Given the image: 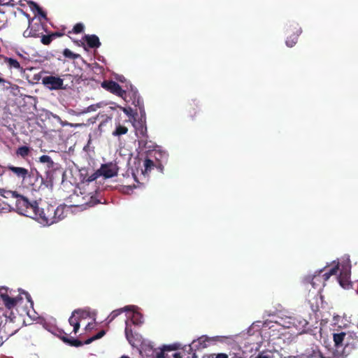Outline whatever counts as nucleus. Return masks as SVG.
I'll return each instance as SVG.
<instances>
[{
  "instance_id": "obj_1",
  "label": "nucleus",
  "mask_w": 358,
  "mask_h": 358,
  "mask_svg": "<svg viewBox=\"0 0 358 358\" xmlns=\"http://www.w3.org/2000/svg\"><path fill=\"white\" fill-rule=\"evenodd\" d=\"M59 212H62L60 207L55 208L53 206L48 205L45 208H39L38 206L36 215L33 216V219L43 225H51L58 222L59 217L57 213Z\"/></svg>"
},
{
  "instance_id": "obj_2",
  "label": "nucleus",
  "mask_w": 358,
  "mask_h": 358,
  "mask_svg": "<svg viewBox=\"0 0 358 358\" xmlns=\"http://www.w3.org/2000/svg\"><path fill=\"white\" fill-rule=\"evenodd\" d=\"M15 207L19 214L33 218L38 210V203L36 201L31 202L26 196L18 194L15 198Z\"/></svg>"
},
{
  "instance_id": "obj_3",
  "label": "nucleus",
  "mask_w": 358,
  "mask_h": 358,
  "mask_svg": "<svg viewBox=\"0 0 358 358\" xmlns=\"http://www.w3.org/2000/svg\"><path fill=\"white\" fill-rule=\"evenodd\" d=\"M133 125L136 129V134L138 138V148L141 150H145L146 148H150L151 145H148V143H152L151 141H148V129L146 126V121L136 120L134 119Z\"/></svg>"
},
{
  "instance_id": "obj_4",
  "label": "nucleus",
  "mask_w": 358,
  "mask_h": 358,
  "mask_svg": "<svg viewBox=\"0 0 358 358\" xmlns=\"http://www.w3.org/2000/svg\"><path fill=\"white\" fill-rule=\"evenodd\" d=\"M286 34H287L286 45L292 48L297 43L298 37L301 34V29L299 24L292 22L286 28Z\"/></svg>"
},
{
  "instance_id": "obj_5",
  "label": "nucleus",
  "mask_w": 358,
  "mask_h": 358,
  "mask_svg": "<svg viewBox=\"0 0 358 358\" xmlns=\"http://www.w3.org/2000/svg\"><path fill=\"white\" fill-rule=\"evenodd\" d=\"M101 87L110 93L122 98L125 101L127 100V92L122 90L121 86L113 80H104L101 83Z\"/></svg>"
},
{
  "instance_id": "obj_6",
  "label": "nucleus",
  "mask_w": 358,
  "mask_h": 358,
  "mask_svg": "<svg viewBox=\"0 0 358 358\" xmlns=\"http://www.w3.org/2000/svg\"><path fill=\"white\" fill-rule=\"evenodd\" d=\"M42 83L50 90H65L64 80L59 77L53 76H45L42 79Z\"/></svg>"
},
{
  "instance_id": "obj_7",
  "label": "nucleus",
  "mask_w": 358,
  "mask_h": 358,
  "mask_svg": "<svg viewBox=\"0 0 358 358\" xmlns=\"http://www.w3.org/2000/svg\"><path fill=\"white\" fill-rule=\"evenodd\" d=\"M86 315V312L80 309L73 311L69 319V322L71 326L73 327V332L75 334L78 333L80 329V322L83 318H85Z\"/></svg>"
},
{
  "instance_id": "obj_8",
  "label": "nucleus",
  "mask_w": 358,
  "mask_h": 358,
  "mask_svg": "<svg viewBox=\"0 0 358 358\" xmlns=\"http://www.w3.org/2000/svg\"><path fill=\"white\" fill-rule=\"evenodd\" d=\"M99 169L102 176L105 178H110L117 175L119 168L116 164L110 162L101 164Z\"/></svg>"
},
{
  "instance_id": "obj_9",
  "label": "nucleus",
  "mask_w": 358,
  "mask_h": 358,
  "mask_svg": "<svg viewBox=\"0 0 358 358\" xmlns=\"http://www.w3.org/2000/svg\"><path fill=\"white\" fill-rule=\"evenodd\" d=\"M324 272V269L320 270L317 273L313 275L306 276L304 279V282L306 284L310 283L315 289H321L322 287L325 285L321 273Z\"/></svg>"
},
{
  "instance_id": "obj_10",
  "label": "nucleus",
  "mask_w": 358,
  "mask_h": 358,
  "mask_svg": "<svg viewBox=\"0 0 358 358\" xmlns=\"http://www.w3.org/2000/svg\"><path fill=\"white\" fill-rule=\"evenodd\" d=\"M60 335L59 337L65 343L69 344L71 346L74 347H80L83 345V343L80 341L78 339H75L73 337H69L68 334L65 333L64 331H59ZM95 341V338H94V336L87 339L84 343L85 344H90L92 341Z\"/></svg>"
},
{
  "instance_id": "obj_11",
  "label": "nucleus",
  "mask_w": 358,
  "mask_h": 358,
  "mask_svg": "<svg viewBox=\"0 0 358 358\" xmlns=\"http://www.w3.org/2000/svg\"><path fill=\"white\" fill-rule=\"evenodd\" d=\"M209 341L208 337L203 336L199 338L197 340L193 341L191 345H188V350H199L206 348L208 345L207 343Z\"/></svg>"
},
{
  "instance_id": "obj_12",
  "label": "nucleus",
  "mask_w": 358,
  "mask_h": 358,
  "mask_svg": "<svg viewBox=\"0 0 358 358\" xmlns=\"http://www.w3.org/2000/svg\"><path fill=\"white\" fill-rule=\"evenodd\" d=\"M189 116L192 119H194L201 111L199 101L196 99L192 100L187 106V108Z\"/></svg>"
},
{
  "instance_id": "obj_13",
  "label": "nucleus",
  "mask_w": 358,
  "mask_h": 358,
  "mask_svg": "<svg viewBox=\"0 0 358 358\" xmlns=\"http://www.w3.org/2000/svg\"><path fill=\"white\" fill-rule=\"evenodd\" d=\"M127 100L128 101H131L132 104L138 108L144 105L143 101L140 97L137 91H131L127 93Z\"/></svg>"
},
{
  "instance_id": "obj_14",
  "label": "nucleus",
  "mask_w": 358,
  "mask_h": 358,
  "mask_svg": "<svg viewBox=\"0 0 358 358\" xmlns=\"http://www.w3.org/2000/svg\"><path fill=\"white\" fill-rule=\"evenodd\" d=\"M7 169L13 172L17 177L21 178L23 180L25 179L29 174V171L23 167H17L13 165H8Z\"/></svg>"
},
{
  "instance_id": "obj_15",
  "label": "nucleus",
  "mask_w": 358,
  "mask_h": 358,
  "mask_svg": "<svg viewBox=\"0 0 358 358\" xmlns=\"http://www.w3.org/2000/svg\"><path fill=\"white\" fill-rule=\"evenodd\" d=\"M124 332H125V336H126V338H127L128 342L131 345L134 346L135 345V341H136V337L138 336V335L134 334L133 333L131 324L128 320H127L125 322Z\"/></svg>"
},
{
  "instance_id": "obj_16",
  "label": "nucleus",
  "mask_w": 358,
  "mask_h": 358,
  "mask_svg": "<svg viewBox=\"0 0 358 358\" xmlns=\"http://www.w3.org/2000/svg\"><path fill=\"white\" fill-rule=\"evenodd\" d=\"M84 38L87 45L91 48H97L101 45L99 37L94 34L85 35Z\"/></svg>"
},
{
  "instance_id": "obj_17",
  "label": "nucleus",
  "mask_w": 358,
  "mask_h": 358,
  "mask_svg": "<svg viewBox=\"0 0 358 358\" xmlns=\"http://www.w3.org/2000/svg\"><path fill=\"white\" fill-rule=\"evenodd\" d=\"M32 20L29 19L28 28L32 34V38H38L41 34V30L43 29V25L41 23H36L31 24Z\"/></svg>"
},
{
  "instance_id": "obj_18",
  "label": "nucleus",
  "mask_w": 358,
  "mask_h": 358,
  "mask_svg": "<svg viewBox=\"0 0 358 358\" xmlns=\"http://www.w3.org/2000/svg\"><path fill=\"white\" fill-rule=\"evenodd\" d=\"M101 203V201L94 196H91L87 198L84 203L77 205L76 206L80 207L82 210L87 209V208L93 207L95 205Z\"/></svg>"
},
{
  "instance_id": "obj_19",
  "label": "nucleus",
  "mask_w": 358,
  "mask_h": 358,
  "mask_svg": "<svg viewBox=\"0 0 358 358\" xmlns=\"http://www.w3.org/2000/svg\"><path fill=\"white\" fill-rule=\"evenodd\" d=\"M176 349V348L172 345H164L162 348L159 349V350L153 351V358H166V354L165 352L174 350Z\"/></svg>"
},
{
  "instance_id": "obj_20",
  "label": "nucleus",
  "mask_w": 358,
  "mask_h": 358,
  "mask_svg": "<svg viewBox=\"0 0 358 358\" xmlns=\"http://www.w3.org/2000/svg\"><path fill=\"white\" fill-rule=\"evenodd\" d=\"M146 152L148 153H147V155H146L145 158L146 159H150L153 162V163L155 164V168L157 169V170L159 172L162 173L163 171H164V164L159 162L160 159L156 158V156H155L153 155V153L151 151V150H148Z\"/></svg>"
},
{
  "instance_id": "obj_21",
  "label": "nucleus",
  "mask_w": 358,
  "mask_h": 358,
  "mask_svg": "<svg viewBox=\"0 0 358 358\" xmlns=\"http://www.w3.org/2000/svg\"><path fill=\"white\" fill-rule=\"evenodd\" d=\"M346 336L345 332L334 333L333 334V338L335 343V346L338 348L343 347L344 345V339Z\"/></svg>"
},
{
  "instance_id": "obj_22",
  "label": "nucleus",
  "mask_w": 358,
  "mask_h": 358,
  "mask_svg": "<svg viewBox=\"0 0 358 358\" xmlns=\"http://www.w3.org/2000/svg\"><path fill=\"white\" fill-rule=\"evenodd\" d=\"M143 167L144 169H142V173L143 175L148 174L155 168V164L150 159L145 158L143 161Z\"/></svg>"
},
{
  "instance_id": "obj_23",
  "label": "nucleus",
  "mask_w": 358,
  "mask_h": 358,
  "mask_svg": "<svg viewBox=\"0 0 358 358\" xmlns=\"http://www.w3.org/2000/svg\"><path fill=\"white\" fill-rule=\"evenodd\" d=\"M153 155L156 156V158L160 159V162L163 164H166L168 161V154L164 152L157 149L151 150Z\"/></svg>"
},
{
  "instance_id": "obj_24",
  "label": "nucleus",
  "mask_w": 358,
  "mask_h": 358,
  "mask_svg": "<svg viewBox=\"0 0 358 358\" xmlns=\"http://www.w3.org/2000/svg\"><path fill=\"white\" fill-rule=\"evenodd\" d=\"M130 324L141 325L143 324V315L138 312H134L130 320H128Z\"/></svg>"
},
{
  "instance_id": "obj_25",
  "label": "nucleus",
  "mask_w": 358,
  "mask_h": 358,
  "mask_svg": "<svg viewBox=\"0 0 358 358\" xmlns=\"http://www.w3.org/2000/svg\"><path fill=\"white\" fill-rule=\"evenodd\" d=\"M131 308L130 306H125L124 308H120L115 310L111 312V313L108 317V322H111L113 320H115L118 315L122 313L124 311L129 310Z\"/></svg>"
},
{
  "instance_id": "obj_26",
  "label": "nucleus",
  "mask_w": 358,
  "mask_h": 358,
  "mask_svg": "<svg viewBox=\"0 0 358 358\" xmlns=\"http://www.w3.org/2000/svg\"><path fill=\"white\" fill-rule=\"evenodd\" d=\"M349 278H350V273L348 271H341L339 277H338V281L340 285L343 287H345V286L349 282Z\"/></svg>"
},
{
  "instance_id": "obj_27",
  "label": "nucleus",
  "mask_w": 358,
  "mask_h": 358,
  "mask_svg": "<svg viewBox=\"0 0 358 358\" xmlns=\"http://www.w3.org/2000/svg\"><path fill=\"white\" fill-rule=\"evenodd\" d=\"M45 179L43 181L44 185L48 187H52L54 180V171L52 170H48L45 171Z\"/></svg>"
},
{
  "instance_id": "obj_28",
  "label": "nucleus",
  "mask_w": 358,
  "mask_h": 358,
  "mask_svg": "<svg viewBox=\"0 0 358 358\" xmlns=\"http://www.w3.org/2000/svg\"><path fill=\"white\" fill-rule=\"evenodd\" d=\"M0 195L6 199H14L17 196L18 193L16 191L6 190L0 189Z\"/></svg>"
},
{
  "instance_id": "obj_29",
  "label": "nucleus",
  "mask_w": 358,
  "mask_h": 358,
  "mask_svg": "<svg viewBox=\"0 0 358 358\" xmlns=\"http://www.w3.org/2000/svg\"><path fill=\"white\" fill-rule=\"evenodd\" d=\"M4 62L10 67L16 69H21L19 62L13 58L4 57Z\"/></svg>"
},
{
  "instance_id": "obj_30",
  "label": "nucleus",
  "mask_w": 358,
  "mask_h": 358,
  "mask_svg": "<svg viewBox=\"0 0 358 358\" xmlns=\"http://www.w3.org/2000/svg\"><path fill=\"white\" fill-rule=\"evenodd\" d=\"M30 153V148L28 146L23 145L19 147L16 150V155L22 158L27 157Z\"/></svg>"
},
{
  "instance_id": "obj_31",
  "label": "nucleus",
  "mask_w": 358,
  "mask_h": 358,
  "mask_svg": "<svg viewBox=\"0 0 358 358\" xmlns=\"http://www.w3.org/2000/svg\"><path fill=\"white\" fill-rule=\"evenodd\" d=\"M39 162L47 164V167L50 169H53L55 163L48 155H42L39 157Z\"/></svg>"
},
{
  "instance_id": "obj_32",
  "label": "nucleus",
  "mask_w": 358,
  "mask_h": 358,
  "mask_svg": "<svg viewBox=\"0 0 358 358\" xmlns=\"http://www.w3.org/2000/svg\"><path fill=\"white\" fill-rule=\"evenodd\" d=\"M127 131V127L119 124L118 125H117L115 129L113 131V135L115 136H119L123 134H126Z\"/></svg>"
},
{
  "instance_id": "obj_33",
  "label": "nucleus",
  "mask_w": 358,
  "mask_h": 358,
  "mask_svg": "<svg viewBox=\"0 0 358 358\" xmlns=\"http://www.w3.org/2000/svg\"><path fill=\"white\" fill-rule=\"evenodd\" d=\"M63 55L65 57L69 58L71 59H76L80 57L79 54L73 53L68 48L64 50Z\"/></svg>"
},
{
  "instance_id": "obj_34",
  "label": "nucleus",
  "mask_w": 358,
  "mask_h": 358,
  "mask_svg": "<svg viewBox=\"0 0 358 358\" xmlns=\"http://www.w3.org/2000/svg\"><path fill=\"white\" fill-rule=\"evenodd\" d=\"M41 42L45 45H48L51 43V42L54 40L52 34L43 35L42 34L40 35Z\"/></svg>"
},
{
  "instance_id": "obj_35",
  "label": "nucleus",
  "mask_w": 358,
  "mask_h": 358,
  "mask_svg": "<svg viewBox=\"0 0 358 358\" xmlns=\"http://www.w3.org/2000/svg\"><path fill=\"white\" fill-rule=\"evenodd\" d=\"M187 348L188 345L185 346V348L182 349V351L180 352V353H182V355L188 358H196L197 357L196 354L194 352H192L193 351H189Z\"/></svg>"
},
{
  "instance_id": "obj_36",
  "label": "nucleus",
  "mask_w": 358,
  "mask_h": 358,
  "mask_svg": "<svg viewBox=\"0 0 358 358\" xmlns=\"http://www.w3.org/2000/svg\"><path fill=\"white\" fill-rule=\"evenodd\" d=\"M121 110L129 117L135 118V115H137V113H134L131 107H121Z\"/></svg>"
},
{
  "instance_id": "obj_37",
  "label": "nucleus",
  "mask_w": 358,
  "mask_h": 358,
  "mask_svg": "<svg viewBox=\"0 0 358 358\" xmlns=\"http://www.w3.org/2000/svg\"><path fill=\"white\" fill-rule=\"evenodd\" d=\"M84 30V25L82 23H77L73 28V32L75 34L82 33Z\"/></svg>"
},
{
  "instance_id": "obj_38",
  "label": "nucleus",
  "mask_w": 358,
  "mask_h": 358,
  "mask_svg": "<svg viewBox=\"0 0 358 358\" xmlns=\"http://www.w3.org/2000/svg\"><path fill=\"white\" fill-rule=\"evenodd\" d=\"M101 173L99 171V169H98L96 172L90 175L88 178L87 179V182H92L96 180L99 176H101Z\"/></svg>"
},
{
  "instance_id": "obj_39",
  "label": "nucleus",
  "mask_w": 358,
  "mask_h": 358,
  "mask_svg": "<svg viewBox=\"0 0 358 358\" xmlns=\"http://www.w3.org/2000/svg\"><path fill=\"white\" fill-rule=\"evenodd\" d=\"M138 109H139V112H140V117L138 120L146 121V115H145L144 105L138 107Z\"/></svg>"
},
{
  "instance_id": "obj_40",
  "label": "nucleus",
  "mask_w": 358,
  "mask_h": 358,
  "mask_svg": "<svg viewBox=\"0 0 358 358\" xmlns=\"http://www.w3.org/2000/svg\"><path fill=\"white\" fill-rule=\"evenodd\" d=\"M339 268V264L338 263L336 264L335 266H334L332 268H331L327 272L329 273V275H333L337 273Z\"/></svg>"
},
{
  "instance_id": "obj_41",
  "label": "nucleus",
  "mask_w": 358,
  "mask_h": 358,
  "mask_svg": "<svg viewBox=\"0 0 358 358\" xmlns=\"http://www.w3.org/2000/svg\"><path fill=\"white\" fill-rule=\"evenodd\" d=\"M27 3L29 6V7L31 8V9L33 10H36L37 11L38 10V8H41V7L36 2L33 1H28Z\"/></svg>"
},
{
  "instance_id": "obj_42",
  "label": "nucleus",
  "mask_w": 358,
  "mask_h": 358,
  "mask_svg": "<svg viewBox=\"0 0 358 358\" xmlns=\"http://www.w3.org/2000/svg\"><path fill=\"white\" fill-rule=\"evenodd\" d=\"M255 358H271V356L268 352H261Z\"/></svg>"
},
{
  "instance_id": "obj_43",
  "label": "nucleus",
  "mask_w": 358,
  "mask_h": 358,
  "mask_svg": "<svg viewBox=\"0 0 358 358\" xmlns=\"http://www.w3.org/2000/svg\"><path fill=\"white\" fill-rule=\"evenodd\" d=\"M105 334L106 331L104 330H101L94 336V338H95V340L99 339L102 338Z\"/></svg>"
},
{
  "instance_id": "obj_44",
  "label": "nucleus",
  "mask_w": 358,
  "mask_h": 358,
  "mask_svg": "<svg viewBox=\"0 0 358 358\" xmlns=\"http://www.w3.org/2000/svg\"><path fill=\"white\" fill-rule=\"evenodd\" d=\"M12 0H0V5L2 6H13L11 3Z\"/></svg>"
},
{
  "instance_id": "obj_45",
  "label": "nucleus",
  "mask_w": 358,
  "mask_h": 358,
  "mask_svg": "<svg viewBox=\"0 0 358 358\" xmlns=\"http://www.w3.org/2000/svg\"><path fill=\"white\" fill-rule=\"evenodd\" d=\"M51 34L52 36L53 39H55L57 37H61L64 35V34L63 32H60V31H55V32L51 33Z\"/></svg>"
},
{
  "instance_id": "obj_46",
  "label": "nucleus",
  "mask_w": 358,
  "mask_h": 358,
  "mask_svg": "<svg viewBox=\"0 0 358 358\" xmlns=\"http://www.w3.org/2000/svg\"><path fill=\"white\" fill-rule=\"evenodd\" d=\"M321 275L322 276L324 283L326 282V281H327L329 280V278L331 276L330 275H329V273L327 271L324 273H323V272L321 273Z\"/></svg>"
},
{
  "instance_id": "obj_47",
  "label": "nucleus",
  "mask_w": 358,
  "mask_h": 358,
  "mask_svg": "<svg viewBox=\"0 0 358 358\" xmlns=\"http://www.w3.org/2000/svg\"><path fill=\"white\" fill-rule=\"evenodd\" d=\"M23 36L24 38H29V37H32V34L31 33V31H29V29L27 28L24 32H23Z\"/></svg>"
},
{
  "instance_id": "obj_48",
  "label": "nucleus",
  "mask_w": 358,
  "mask_h": 358,
  "mask_svg": "<svg viewBox=\"0 0 358 358\" xmlns=\"http://www.w3.org/2000/svg\"><path fill=\"white\" fill-rule=\"evenodd\" d=\"M173 358H188L182 355V353H180V352H175L173 354Z\"/></svg>"
},
{
  "instance_id": "obj_49",
  "label": "nucleus",
  "mask_w": 358,
  "mask_h": 358,
  "mask_svg": "<svg viewBox=\"0 0 358 358\" xmlns=\"http://www.w3.org/2000/svg\"><path fill=\"white\" fill-rule=\"evenodd\" d=\"M10 207V205L8 203H5V206L3 207L2 204L0 203V212H2L3 210H8Z\"/></svg>"
},
{
  "instance_id": "obj_50",
  "label": "nucleus",
  "mask_w": 358,
  "mask_h": 358,
  "mask_svg": "<svg viewBox=\"0 0 358 358\" xmlns=\"http://www.w3.org/2000/svg\"><path fill=\"white\" fill-rule=\"evenodd\" d=\"M37 13L42 16L43 17L45 18L46 17V13L43 10V9L41 8H38V10H37Z\"/></svg>"
},
{
  "instance_id": "obj_51",
  "label": "nucleus",
  "mask_w": 358,
  "mask_h": 358,
  "mask_svg": "<svg viewBox=\"0 0 358 358\" xmlns=\"http://www.w3.org/2000/svg\"><path fill=\"white\" fill-rule=\"evenodd\" d=\"M215 358H228V355L225 353H219Z\"/></svg>"
},
{
  "instance_id": "obj_52",
  "label": "nucleus",
  "mask_w": 358,
  "mask_h": 358,
  "mask_svg": "<svg viewBox=\"0 0 358 358\" xmlns=\"http://www.w3.org/2000/svg\"><path fill=\"white\" fill-rule=\"evenodd\" d=\"M60 208L62 209V212L57 213V216L59 217V218L58 219V222L59 220H62L64 217V216L63 215V208L60 207Z\"/></svg>"
},
{
  "instance_id": "obj_53",
  "label": "nucleus",
  "mask_w": 358,
  "mask_h": 358,
  "mask_svg": "<svg viewBox=\"0 0 358 358\" xmlns=\"http://www.w3.org/2000/svg\"><path fill=\"white\" fill-rule=\"evenodd\" d=\"M22 293L25 295L29 301H31V296L27 292L23 291Z\"/></svg>"
},
{
  "instance_id": "obj_54",
  "label": "nucleus",
  "mask_w": 358,
  "mask_h": 358,
  "mask_svg": "<svg viewBox=\"0 0 358 358\" xmlns=\"http://www.w3.org/2000/svg\"><path fill=\"white\" fill-rule=\"evenodd\" d=\"M311 308H312L313 312H314V313H316L319 310L318 306H311Z\"/></svg>"
},
{
  "instance_id": "obj_55",
  "label": "nucleus",
  "mask_w": 358,
  "mask_h": 358,
  "mask_svg": "<svg viewBox=\"0 0 358 358\" xmlns=\"http://www.w3.org/2000/svg\"><path fill=\"white\" fill-rule=\"evenodd\" d=\"M92 328H93L92 324L88 323V324L85 327V329L86 330H90V329H92Z\"/></svg>"
},
{
  "instance_id": "obj_56",
  "label": "nucleus",
  "mask_w": 358,
  "mask_h": 358,
  "mask_svg": "<svg viewBox=\"0 0 358 358\" xmlns=\"http://www.w3.org/2000/svg\"><path fill=\"white\" fill-rule=\"evenodd\" d=\"M300 324H301L302 327H305L306 324H308V322L306 320H303L300 322Z\"/></svg>"
},
{
  "instance_id": "obj_57",
  "label": "nucleus",
  "mask_w": 358,
  "mask_h": 358,
  "mask_svg": "<svg viewBox=\"0 0 358 358\" xmlns=\"http://www.w3.org/2000/svg\"><path fill=\"white\" fill-rule=\"evenodd\" d=\"M4 340L3 336H0V347L3 344Z\"/></svg>"
},
{
  "instance_id": "obj_58",
  "label": "nucleus",
  "mask_w": 358,
  "mask_h": 358,
  "mask_svg": "<svg viewBox=\"0 0 358 358\" xmlns=\"http://www.w3.org/2000/svg\"><path fill=\"white\" fill-rule=\"evenodd\" d=\"M120 358H129L128 356H122Z\"/></svg>"
},
{
  "instance_id": "obj_59",
  "label": "nucleus",
  "mask_w": 358,
  "mask_h": 358,
  "mask_svg": "<svg viewBox=\"0 0 358 358\" xmlns=\"http://www.w3.org/2000/svg\"><path fill=\"white\" fill-rule=\"evenodd\" d=\"M349 344L348 343H346L345 344V349L348 347Z\"/></svg>"
},
{
  "instance_id": "obj_60",
  "label": "nucleus",
  "mask_w": 358,
  "mask_h": 358,
  "mask_svg": "<svg viewBox=\"0 0 358 358\" xmlns=\"http://www.w3.org/2000/svg\"><path fill=\"white\" fill-rule=\"evenodd\" d=\"M9 318H10V320L11 322H13V319H12L10 317H9Z\"/></svg>"
},
{
  "instance_id": "obj_61",
  "label": "nucleus",
  "mask_w": 358,
  "mask_h": 358,
  "mask_svg": "<svg viewBox=\"0 0 358 358\" xmlns=\"http://www.w3.org/2000/svg\"><path fill=\"white\" fill-rule=\"evenodd\" d=\"M0 57H2V55H0Z\"/></svg>"
}]
</instances>
